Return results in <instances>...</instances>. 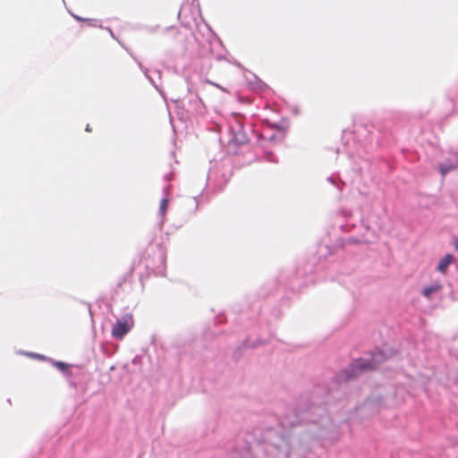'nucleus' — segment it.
I'll list each match as a JSON object with an SVG mask.
<instances>
[{
  "label": "nucleus",
  "instance_id": "obj_1",
  "mask_svg": "<svg viewBox=\"0 0 458 458\" xmlns=\"http://www.w3.org/2000/svg\"><path fill=\"white\" fill-rule=\"evenodd\" d=\"M381 357L382 354L379 352L375 354L371 360H365L363 359L355 360V362L346 371V373H349V375L346 377V379L357 377L363 371L375 369L377 363L381 361Z\"/></svg>",
  "mask_w": 458,
  "mask_h": 458
},
{
  "label": "nucleus",
  "instance_id": "obj_2",
  "mask_svg": "<svg viewBox=\"0 0 458 458\" xmlns=\"http://www.w3.org/2000/svg\"><path fill=\"white\" fill-rule=\"evenodd\" d=\"M134 326L131 314H126L113 326L111 335L114 339L122 340Z\"/></svg>",
  "mask_w": 458,
  "mask_h": 458
},
{
  "label": "nucleus",
  "instance_id": "obj_3",
  "mask_svg": "<svg viewBox=\"0 0 458 458\" xmlns=\"http://www.w3.org/2000/svg\"><path fill=\"white\" fill-rule=\"evenodd\" d=\"M454 261L452 254H445L439 261L437 269L442 274H445L448 267Z\"/></svg>",
  "mask_w": 458,
  "mask_h": 458
},
{
  "label": "nucleus",
  "instance_id": "obj_4",
  "mask_svg": "<svg viewBox=\"0 0 458 458\" xmlns=\"http://www.w3.org/2000/svg\"><path fill=\"white\" fill-rule=\"evenodd\" d=\"M442 290V284L439 283L434 284L432 285H429L428 287H425L422 291L423 296H425L427 299H430L431 295L435 293H437Z\"/></svg>",
  "mask_w": 458,
  "mask_h": 458
},
{
  "label": "nucleus",
  "instance_id": "obj_5",
  "mask_svg": "<svg viewBox=\"0 0 458 458\" xmlns=\"http://www.w3.org/2000/svg\"><path fill=\"white\" fill-rule=\"evenodd\" d=\"M168 208V200L166 199H163L160 202V212L162 213V215H165V212H166V209Z\"/></svg>",
  "mask_w": 458,
  "mask_h": 458
},
{
  "label": "nucleus",
  "instance_id": "obj_6",
  "mask_svg": "<svg viewBox=\"0 0 458 458\" xmlns=\"http://www.w3.org/2000/svg\"><path fill=\"white\" fill-rule=\"evenodd\" d=\"M454 168V166L441 165L440 172H441L442 175L445 176L449 171L453 170Z\"/></svg>",
  "mask_w": 458,
  "mask_h": 458
},
{
  "label": "nucleus",
  "instance_id": "obj_7",
  "mask_svg": "<svg viewBox=\"0 0 458 458\" xmlns=\"http://www.w3.org/2000/svg\"><path fill=\"white\" fill-rule=\"evenodd\" d=\"M454 246L456 250H458V237L454 239Z\"/></svg>",
  "mask_w": 458,
  "mask_h": 458
},
{
  "label": "nucleus",
  "instance_id": "obj_8",
  "mask_svg": "<svg viewBox=\"0 0 458 458\" xmlns=\"http://www.w3.org/2000/svg\"><path fill=\"white\" fill-rule=\"evenodd\" d=\"M86 131L88 132H90L92 131L91 127L89 126V124H87L86 128H85Z\"/></svg>",
  "mask_w": 458,
  "mask_h": 458
}]
</instances>
